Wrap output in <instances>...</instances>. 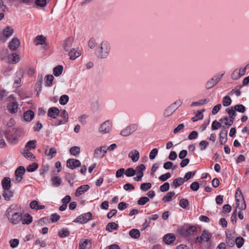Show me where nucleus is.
<instances>
[{
	"instance_id": "f257e3e1",
	"label": "nucleus",
	"mask_w": 249,
	"mask_h": 249,
	"mask_svg": "<svg viewBox=\"0 0 249 249\" xmlns=\"http://www.w3.org/2000/svg\"><path fill=\"white\" fill-rule=\"evenodd\" d=\"M18 206L11 205L6 210V216L11 223L17 224L22 220V214L19 213Z\"/></svg>"
},
{
	"instance_id": "f03ea898",
	"label": "nucleus",
	"mask_w": 249,
	"mask_h": 249,
	"mask_svg": "<svg viewBox=\"0 0 249 249\" xmlns=\"http://www.w3.org/2000/svg\"><path fill=\"white\" fill-rule=\"evenodd\" d=\"M110 47L107 42H102L100 47L96 50V53L98 58L103 59L107 58L110 51Z\"/></svg>"
},
{
	"instance_id": "7ed1b4c3",
	"label": "nucleus",
	"mask_w": 249,
	"mask_h": 249,
	"mask_svg": "<svg viewBox=\"0 0 249 249\" xmlns=\"http://www.w3.org/2000/svg\"><path fill=\"white\" fill-rule=\"evenodd\" d=\"M235 201L237 208L240 210H244L246 209V203L243 194L239 188H238L236 190Z\"/></svg>"
},
{
	"instance_id": "20e7f679",
	"label": "nucleus",
	"mask_w": 249,
	"mask_h": 249,
	"mask_svg": "<svg viewBox=\"0 0 249 249\" xmlns=\"http://www.w3.org/2000/svg\"><path fill=\"white\" fill-rule=\"evenodd\" d=\"M17 129L14 128H9L5 132V136L7 141L12 144L16 143L17 142Z\"/></svg>"
},
{
	"instance_id": "39448f33",
	"label": "nucleus",
	"mask_w": 249,
	"mask_h": 249,
	"mask_svg": "<svg viewBox=\"0 0 249 249\" xmlns=\"http://www.w3.org/2000/svg\"><path fill=\"white\" fill-rule=\"evenodd\" d=\"M180 234L184 237L194 235L197 231L195 226H189L187 228H181L178 230Z\"/></svg>"
},
{
	"instance_id": "423d86ee",
	"label": "nucleus",
	"mask_w": 249,
	"mask_h": 249,
	"mask_svg": "<svg viewBox=\"0 0 249 249\" xmlns=\"http://www.w3.org/2000/svg\"><path fill=\"white\" fill-rule=\"evenodd\" d=\"M137 125L135 124H131L123 129L120 134L124 137L128 136L137 130Z\"/></svg>"
},
{
	"instance_id": "0eeeda50",
	"label": "nucleus",
	"mask_w": 249,
	"mask_h": 249,
	"mask_svg": "<svg viewBox=\"0 0 249 249\" xmlns=\"http://www.w3.org/2000/svg\"><path fill=\"white\" fill-rule=\"evenodd\" d=\"M212 235L206 230H204L200 236H197L196 238V243H202V242H208L211 238Z\"/></svg>"
},
{
	"instance_id": "6e6552de",
	"label": "nucleus",
	"mask_w": 249,
	"mask_h": 249,
	"mask_svg": "<svg viewBox=\"0 0 249 249\" xmlns=\"http://www.w3.org/2000/svg\"><path fill=\"white\" fill-rule=\"evenodd\" d=\"M92 214L90 213H84L78 216L74 221V222L86 223L89 220L91 217Z\"/></svg>"
},
{
	"instance_id": "1a4fd4ad",
	"label": "nucleus",
	"mask_w": 249,
	"mask_h": 249,
	"mask_svg": "<svg viewBox=\"0 0 249 249\" xmlns=\"http://www.w3.org/2000/svg\"><path fill=\"white\" fill-rule=\"evenodd\" d=\"M67 166L73 170L81 166V162L77 159H70L67 161Z\"/></svg>"
},
{
	"instance_id": "9d476101",
	"label": "nucleus",
	"mask_w": 249,
	"mask_h": 249,
	"mask_svg": "<svg viewBox=\"0 0 249 249\" xmlns=\"http://www.w3.org/2000/svg\"><path fill=\"white\" fill-rule=\"evenodd\" d=\"M224 73L221 74L220 76H216L215 79L213 78L208 81L206 84V88L207 89H210L215 86L220 80L221 77L223 76Z\"/></svg>"
},
{
	"instance_id": "9b49d317",
	"label": "nucleus",
	"mask_w": 249,
	"mask_h": 249,
	"mask_svg": "<svg viewBox=\"0 0 249 249\" xmlns=\"http://www.w3.org/2000/svg\"><path fill=\"white\" fill-rule=\"evenodd\" d=\"M36 45H45L47 46L48 43L46 42V38L43 35H38L34 39Z\"/></svg>"
},
{
	"instance_id": "f8f14e48",
	"label": "nucleus",
	"mask_w": 249,
	"mask_h": 249,
	"mask_svg": "<svg viewBox=\"0 0 249 249\" xmlns=\"http://www.w3.org/2000/svg\"><path fill=\"white\" fill-rule=\"evenodd\" d=\"M91 247V243L88 239L81 240L80 241L79 249H90Z\"/></svg>"
},
{
	"instance_id": "ddd939ff",
	"label": "nucleus",
	"mask_w": 249,
	"mask_h": 249,
	"mask_svg": "<svg viewBox=\"0 0 249 249\" xmlns=\"http://www.w3.org/2000/svg\"><path fill=\"white\" fill-rule=\"evenodd\" d=\"M20 45L19 40L17 38H14L9 44V48L12 51L16 50Z\"/></svg>"
},
{
	"instance_id": "4468645a",
	"label": "nucleus",
	"mask_w": 249,
	"mask_h": 249,
	"mask_svg": "<svg viewBox=\"0 0 249 249\" xmlns=\"http://www.w3.org/2000/svg\"><path fill=\"white\" fill-rule=\"evenodd\" d=\"M89 188V185H83L80 186L77 189L75 193V196L77 197L79 196L80 195L87 191Z\"/></svg>"
},
{
	"instance_id": "2eb2a0df",
	"label": "nucleus",
	"mask_w": 249,
	"mask_h": 249,
	"mask_svg": "<svg viewBox=\"0 0 249 249\" xmlns=\"http://www.w3.org/2000/svg\"><path fill=\"white\" fill-rule=\"evenodd\" d=\"M14 33V30L11 27L7 26L3 30L2 34L5 38L2 39L3 42L5 41L8 37L12 36Z\"/></svg>"
},
{
	"instance_id": "dca6fc26",
	"label": "nucleus",
	"mask_w": 249,
	"mask_h": 249,
	"mask_svg": "<svg viewBox=\"0 0 249 249\" xmlns=\"http://www.w3.org/2000/svg\"><path fill=\"white\" fill-rule=\"evenodd\" d=\"M59 113L60 111L58 108L56 107H53L49 109L48 115L50 117L54 119L58 116Z\"/></svg>"
},
{
	"instance_id": "f3484780",
	"label": "nucleus",
	"mask_w": 249,
	"mask_h": 249,
	"mask_svg": "<svg viewBox=\"0 0 249 249\" xmlns=\"http://www.w3.org/2000/svg\"><path fill=\"white\" fill-rule=\"evenodd\" d=\"M128 157L131 159L133 162H135L138 160L140 158V153L138 150H133L129 153Z\"/></svg>"
},
{
	"instance_id": "a211bd4d",
	"label": "nucleus",
	"mask_w": 249,
	"mask_h": 249,
	"mask_svg": "<svg viewBox=\"0 0 249 249\" xmlns=\"http://www.w3.org/2000/svg\"><path fill=\"white\" fill-rule=\"evenodd\" d=\"M111 127V124L109 121H107L103 123L100 127V131L103 133L109 132Z\"/></svg>"
},
{
	"instance_id": "6ab92c4d",
	"label": "nucleus",
	"mask_w": 249,
	"mask_h": 249,
	"mask_svg": "<svg viewBox=\"0 0 249 249\" xmlns=\"http://www.w3.org/2000/svg\"><path fill=\"white\" fill-rule=\"evenodd\" d=\"M176 237L175 235L172 233H168L163 238V241L168 245L173 243Z\"/></svg>"
},
{
	"instance_id": "aec40b11",
	"label": "nucleus",
	"mask_w": 249,
	"mask_h": 249,
	"mask_svg": "<svg viewBox=\"0 0 249 249\" xmlns=\"http://www.w3.org/2000/svg\"><path fill=\"white\" fill-rule=\"evenodd\" d=\"M60 113V115L63 118V120L59 121L57 124L58 125L65 124L67 122L69 118L68 113L66 110H61Z\"/></svg>"
},
{
	"instance_id": "412c9836",
	"label": "nucleus",
	"mask_w": 249,
	"mask_h": 249,
	"mask_svg": "<svg viewBox=\"0 0 249 249\" xmlns=\"http://www.w3.org/2000/svg\"><path fill=\"white\" fill-rule=\"evenodd\" d=\"M1 185L3 190H8L11 187V179L9 177H5L1 181Z\"/></svg>"
},
{
	"instance_id": "4be33fe9",
	"label": "nucleus",
	"mask_w": 249,
	"mask_h": 249,
	"mask_svg": "<svg viewBox=\"0 0 249 249\" xmlns=\"http://www.w3.org/2000/svg\"><path fill=\"white\" fill-rule=\"evenodd\" d=\"M34 116V112L31 110H29L24 113L23 118L26 121L30 122L33 120Z\"/></svg>"
},
{
	"instance_id": "5701e85b",
	"label": "nucleus",
	"mask_w": 249,
	"mask_h": 249,
	"mask_svg": "<svg viewBox=\"0 0 249 249\" xmlns=\"http://www.w3.org/2000/svg\"><path fill=\"white\" fill-rule=\"evenodd\" d=\"M185 182V179H183L182 178H178L176 179H174L173 181V182L171 185L174 187L175 188H177L183 184Z\"/></svg>"
},
{
	"instance_id": "b1692460",
	"label": "nucleus",
	"mask_w": 249,
	"mask_h": 249,
	"mask_svg": "<svg viewBox=\"0 0 249 249\" xmlns=\"http://www.w3.org/2000/svg\"><path fill=\"white\" fill-rule=\"evenodd\" d=\"M72 39L71 38H67L63 43V48L65 51L67 52L72 46Z\"/></svg>"
},
{
	"instance_id": "393cba45",
	"label": "nucleus",
	"mask_w": 249,
	"mask_h": 249,
	"mask_svg": "<svg viewBox=\"0 0 249 249\" xmlns=\"http://www.w3.org/2000/svg\"><path fill=\"white\" fill-rule=\"evenodd\" d=\"M45 154L48 156L49 159H52L53 157H55L56 154V150L54 147H52L48 149H46L45 150Z\"/></svg>"
},
{
	"instance_id": "a878e982",
	"label": "nucleus",
	"mask_w": 249,
	"mask_h": 249,
	"mask_svg": "<svg viewBox=\"0 0 249 249\" xmlns=\"http://www.w3.org/2000/svg\"><path fill=\"white\" fill-rule=\"evenodd\" d=\"M4 199L9 201L13 196V192L10 190H4L2 194Z\"/></svg>"
},
{
	"instance_id": "bb28decb",
	"label": "nucleus",
	"mask_w": 249,
	"mask_h": 249,
	"mask_svg": "<svg viewBox=\"0 0 249 249\" xmlns=\"http://www.w3.org/2000/svg\"><path fill=\"white\" fill-rule=\"evenodd\" d=\"M68 54L71 60H75L80 55V52L74 49L71 50Z\"/></svg>"
},
{
	"instance_id": "cd10ccee",
	"label": "nucleus",
	"mask_w": 249,
	"mask_h": 249,
	"mask_svg": "<svg viewBox=\"0 0 249 249\" xmlns=\"http://www.w3.org/2000/svg\"><path fill=\"white\" fill-rule=\"evenodd\" d=\"M22 154L24 157L28 160H30L32 161H34L35 159V157L34 155L28 150V149H24L23 150Z\"/></svg>"
},
{
	"instance_id": "c85d7f7f",
	"label": "nucleus",
	"mask_w": 249,
	"mask_h": 249,
	"mask_svg": "<svg viewBox=\"0 0 249 249\" xmlns=\"http://www.w3.org/2000/svg\"><path fill=\"white\" fill-rule=\"evenodd\" d=\"M177 108L173 106V105H172L169 106L165 110L163 115L165 117H168L170 116L176 109Z\"/></svg>"
},
{
	"instance_id": "c756f323",
	"label": "nucleus",
	"mask_w": 249,
	"mask_h": 249,
	"mask_svg": "<svg viewBox=\"0 0 249 249\" xmlns=\"http://www.w3.org/2000/svg\"><path fill=\"white\" fill-rule=\"evenodd\" d=\"M52 181V185L55 187L60 186L62 183L61 178L58 176L53 177L51 178Z\"/></svg>"
},
{
	"instance_id": "7c9ffc66",
	"label": "nucleus",
	"mask_w": 249,
	"mask_h": 249,
	"mask_svg": "<svg viewBox=\"0 0 249 249\" xmlns=\"http://www.w3.org/2000/svg\"><path fill=\"white\" fill-rule=\"evenodd\" d=\"M63 71V67L61 65H58L55 67L53 69V74L55 76H59L60 75Z\"/></svg>"
},
{
	"instance_id": "2f4dec72",
	"label": "nucleus",
	"mask_w": 249,
	"mask_h": 249,
	"mask_svg": "<svg viewBox=\"0 0 249 249\" xmlns=\"http://www.w3.org/2000/svg\"><path fill=\"white\" fill-rule=\"evenodd\" d=\"M20 60V57L18 54H12L8 57V61L10 63L16 64Z\"/></svg>"
},
{
	"instance_id": "473e14b6",
	"label": "nucleus",
	"mask_w": 249,
	"mask_h": 249,
	"mask_svg": "<svg viewBox=\"0 0 249 249\" xmlns=\"http://www.w3.org/2000/svg\"><path fill=\"white\" fill-rule=\"evenodd\" d=\"M234 237L232 236L231 234H228L226 235V244L230 247H232L234 245Z\"/></svg>"
},
{
	"instance_id": "72a5a7b5",
	"label": "nucleus",
	"mask_w": 249,
	"mask_h": 249,
	"mask_svg": "<svg viewBox=\"0 0 249 249\" xmlns=\"http://www.w3.org/2000/svg\"><path fill=\"white\" fill-rule=\"evenodd\" d=\"M129 235L132 238L137 239L140 236V232L138 230L133 229L129 231Z\"/></svg>"
},
{
	"instance_id": "f704fd0d",
	"label": "nucleus",
	"mask_w": 249,
	"mask_h": 249,
	"mask_svg": "<svg viewBox=\"0 0 249 249\" xmlns=\"http://www.w3.org/2000/svg\"><path fill=\"white\" fill-rule=\"evenodd\" d=\"M70 152L71 155L77 157L80 152V148L78 146H73L71 147L70 149Z\"/></svg>"
},
{
	"instance_id": "c9c22d12",
	"label": "nucleus",
	"mask_w": 249,
	"mask_h": 249,
	"mask_svg": "<svg viewBox=\"0 0 249 249\" xmlns=\"http://www.w3.org/2000/svg\"><path fill=\"white\" fill-rule=\"evenodd\" d=\"M118 227V225L115 222H110L107 225L106 230L111 232L112 230H117Z\"/></svg>"
},
{
	"instance_id": "e433bc0d",
	"label": "nucleus",
	"mask_w": 249,
	"mask_h": 249,
	"mask_svg": "<svg viewBox=\"0 0 249 249\" xmlns=\"http://www.w3.org/2000/svg\"><path fill=\"white\" fill-rule=\"evenodd\" d=\"M227 131L222 130L219 134L220 142L221 145L223 144L227 141Z\"/></svg>"
},
{
	"instance_id": "4c0bfd02",
	"label": "nucleus",
	"mask_w": 249,
	"mask_h": 249,
	"mask_svg": "<svg viewBox=\"0 0 249 249\" xmlns=\"http://www.w3.org/2000/svg\"><path fill=\"white\" fill-rule=\"evenodd\" d=\"M93 156L94 158L99 159H102L104 157L102 149L100 147L95 149Z\"/></svg>"
},
{
	"instance_id": "58836bf2",
	"label": "nucleus",
	"mask_w": 249,
	"mask_h": 249,
	"mask_svg": "<svg viewBox=\"0 0 249 249\" xmlns=\"http://www.w3.org/2000/svg\"><path fill=\"white\" fill-rule=\"evenodd\" d=\"M33 220L32 217L28 214H25L23 218L22 217V223L23 224H29Z\"/></svg>"
},
{
	"instance_id": "ea45409f",
	"label": "nucleus",
	"mask_w": 249,
	"mask_h": 249,
	"mask_svg": "<svg viewBox=\"0 0 249 249\" xmlns=\"http://www.w3.org/2000/svg\"><path fill=\"white\" fill-rule=\"evenodd\" d=\"M36 140H32L29 141L27 143L25 147V149H28V150L35 149L36 147Z\"/></svg>"
},
{
	"instance_id": "a19ab883",
	"label": "nucleus",
	"mask_w": 249,
	"mask_h": 249,
	"mask_svg": "<svg viewBox=\"0 0 249 249\" xmlns=\"http://www.w3.org/2000/svg\"><path fill=\"white\" fill-rule=\"evenodd\" d=\"M54 77L52 75H47L45 77V85L47 87H50L52 85Z\"/></svg>"
},
{
	"instance_id": "79ce46f5",
	"label": "nucleus",
	"mask_w": 249,
	"mask_h": 249,
	"mask_svg": "<svg viewBox=\"0 0 249 249\" xmlns=\"http://www.w3.org/2000/svg\"><path fill=\"white\" fill-rule=\"evenodd\" d=\"M205 110L204 109L201 111H198L196 115V116L192 118L191 120L192 121L195 122L197 121L198 119H202L203 118V115L202 114V113Z\"/></svg>"
},
{
	"instance_id": "37998d69",
	"label": "nucleus",
	"mask_w": 249,
	"mask_h": 249,
	"mask_svg": "<svg viewBox=\"0 0 249 249\" xmlns=\"http://www.w3.org/2000/svg\"><path fill=\"white\" fill-rule=\"evenodd\" d=\"M226 111L229 114V117L231 119H234L236 116V113L233 107L231 108H227Z\"/></svg>"
},
{
	"instance_id": "c03bdc74",
	"label": "nucleus",
	"mask_w": 249,
	"mask_h": 249,
	"mask_svg": "<svg viewBox=\"0 0 249 249\" xmlns=\"http://www.w3.org/2000/svg\"><path fill=\"white\" fill-rule=\"evenodd\" d=\"M8 108L11 113H15L17 112L18 104L16 102H13L8 106Z\"/></svg>"
},
{
	"instance_id": "a18cd8bd",
	"label": "nucleus",
	"mask_w": 249,
	"mask_h": 249,
	"mask_svg": "<svg viewBox=\"0 0 249 249\" xmlns=\"http://www.w3.org/2000/svg\"><path fill=\"white\" fill-rule=\"evenodd\" d=\"M58 235L61 238L67 237L70 235V231L66 229H62L58 232Z\"/></svg>"
},
{
	"instance_id": "49530a36",
	"label": "nucleus",
	"mask_w": 249,
	"mask_h": 249,
	"mask_svg": "<svg viewBox=\"0 0 249 249\" xmlns=\"http://www.w3.org/2000/svg\"><path fill=\"white\" fill-rule=\"evenodd\" d=\"M234 242L238 248H241L244 243V239L242 237H237L235 238Z\"/></svg>"
},
{
	"instance_id": "de8ad7c7",
	"label": "nucleus",
	"mask_w": 249,
	"mask_h": 249,
	"mask_svg": "<svg viewBox=\"0 0 249 249\" xmlns=\"http://www.w3.org/2000/svg\"><path fill=\"white\" fill-rule=\"evenodd\" d=\"M25 172V169L23 166H19L15 171V176L22 177Z\"/></svg>"
},
{
	"instance_id": "09e8293b",
	"label": "nucleus",
	"mask_w": 249,
	"mask_h": 249,
	"mask_svg": "<svg viewBox=\"0 0 249 249\" xmlns=\"http://www.w3.org/2000/svg\"><path fill=\"white\" fill-rule=\"evenodd\" d=\"M175 195V193L174 192H168L166 194L165 196H164L162 200L164 202H169L171 200L172 197Z\"/></svg>"
},
{
	"instance_id": "8fccbe9b",
	"label": "nucleus",
	"mask_w": 249,
	"mask_h": 249,
	"mask_svg": "<svg viewBox=\"0 0 249 249\" xmlns=\"http://www.w3.org/2000/svg\"><path fill=\"white\" fill-rule=\"evenodd\" d=\"M38 164L34 162L27 167L26 170L28 172H32L36 170L38 168Z\"/></svg>"
},
{
	"instance_id": "3c124183",
	"label": "nucleus",
	"mask_w": 249,
	"mask_h": 249,
	"mask_svg": "<svg viewBox=\"0 0 249 249\" xmlns=\"http://www.w3.org/2000/svg\"><path fill=\"white\" fill-rule=\"evenodd\" d=\"M231 98L229 96H226L223 98L222 104L223 106L228 107L231 104Z\"/></svg>"
},
{
	"instance_id": "603ef678",
	"label": "nucleus",
	"mask_w": 249,
	"mask_h": 249,
	"mask_svg": "<svg viewBox=\"0 0 249 249\" xmlns=\"http://www.w3.org/2000/svg\"><path fill=\"white\" fill-rule=\"evenodd\" d=\"M233 108L235 111H237L240 113H244L246 110V108L245 106H244L242 104H238L235 105V106H234Z\"/></svg>"
},
{
	"instance_id": "864d4df0",
	"label": "nucleus",
	"mask_w": 249,
	"mask_h": 249,
	"mask_svg": "<svg viewBox=\"0 0 249 249\" xmlns=\"http://www.w3.org/2000/svg\"><path fill=\"white\" fill-rule=\"evenodd\" d=\"M69 97L67 95H63L60 97L59 103L62 105H66L69 101Z\"/></svg>"
},
{
	"instance_id": "5fc2aeb1",
	"label": "nucleus",
	"mask_w": 249,
	"mask_h": 249,
	"mask_svg": "<svg viewBox=\"0 0 249 249\" xmlns=\"http://www.w3.org/2000/svg\"><path fill=\"white\" fill-rule=\"evenodd\" d=\"M149 201V198L146 196H142L137 201V203L139 205H144Z\"/></svg>"
},
{
	"instance_id": "6e6d98bb",
	"label": "nucleus",
	"mask_w": 249,
	"mask_h": 249,
	"mask_svg": "<svg viewBox=\"0 0 249 249\" xmlns=\"http://www.w3.org/2000/svg\"><path fill=\"white\" fill-rule=\"evenodd\" d=\"M151 186L150 183H142L140 186V189L143 191H147L151 188Z\"/></svg>"
},
{
	"instance_id": "4d7b16f0",
	"label": "nucleus",
	"mask_w": 249,
	"mask_h": 249,
	"mask_svg": "<svg viewBox=\"0 0 249 249\" xmlns=\"http://www.w3.org/2000/svg\"><path fill=\"white\" fill-rule=\"evenodd\" d=\"M209 101L207 99H201L197 102H194L191 105V106H201L206 103H207Z\"/></svg>"
},
{
	"instance_id": "13d9d810",
	"label": "nucleus",
	"mask_w": 249,
	"mask_h": 249,
	"mask_svg": "<svg viewBox=\"0 0 249 249\" xmlns=\"http://www.w3.org/2000/svg\"><path fill=\"white\" fill-rule=\"evenodd\" d=\"M125 174L127 177H133L136 174V170L132 168H129L125 171Z\"/></svg>"
},
{
	"instance_id": "bf43d9fd",
	"label": "nucleus",
	"mask_w": 249,
	"mask_h": 249,
	"mask_svg": "<svg viewBox=\"0 0 249 249\" xmlns=\"http://www.w3.org/2000/svg\"><path fill=\"white\" fill-rule=\"evenodd\" d=\"M188 205L189 201L187 199L182 198L179 201V206L182 208H186Z\"/></svg>"
},
{
	"instance_id": "052dcab7",
	"label": "nucleus",
	"mask_w": 249,
	"mask_h": 249,
	"mask_svg": "<svg viewBox=\"0 0 249 249\" xmlns=\"http://www.w3.org/2000/svg\"><path fill=\"white\" fill-rule=\"evenodd\" d=\"M199 184L197 181L193 182L191 185H190V189L194 191H197L199 188Z\"/></svg>"
},
{
	"instance_id": "680f3d73",
	"label": "nucleus",
	"mask_w": 249,
	"mask_h": 249,
	"mask_svg": "<svg viewBox=\"0 0 249 249\" xmlns=\"http://www.w3.org/2000/svg\"><path fill=\"white\" fill-rule=\"evenodd\" d=\"M34 2L38 6L43 7L46 5V0H35Z\"/></svg>"
},
{
	"instance_id": "e2e57ef3",
	"label": "nucleus",
	"mask_w": 249,
	"mask_h": 249,
	"mask_svg": "<svg viewBox=\"0 0 249 249\" xmlns=\"http://www.w3.org/2000/svg\"><path fill=\"white\" fill-rule=\"evenodd\" d=\"M200 149L201 151L204 150L209 145V142L206 141H202L199 142Z\"/></svg>"
},
{
	"instance_id": "0e129e2a",
	"label": "nucleus",
	"mask_w": 249,
	"mask_h": 249,
	"mask_svg": "<svg viewBox=\"0 0 249 249\" xmlns=\"http://www.w3.org/2000/svg\"><path fill=\"white\" fill-rule=\"evenodd\" d=\"M222 126V124L221 123L217 121L216 120L214 121L213 122L212 125V130H216L218 128Z\"/></svg>"
},
{
	"instance_id": "69168bd1",
	"label": "nucleus",
	"mask_w": 249,
	"mask_h": 249,
	"mask_svg": "<svg viewBox=\"0 0 249 249\" xmlns=\"http://www.w3.org/2000/svg\"><path fill=\"white\" fill-rule=\"evenodd\" d=\"M158 150L157 148L153 149L149 154V158L151 160H153L155 158L156 156L158 154Z\"/></svg>"
},
{
	"instance_id": "338daca9",
	"label": "nucleus",
	"mask_w": 249,
	"mask_h": 249,
	"mask_svg": "<svg viewBox=\"0 0 249 249\" xmlns=\"http://www.w3.org/2000/svg\"><path fill=\"white\" fill-rule=\"evenodd\" d=\"M171 177L170 173H167L165 174L161 175L159 177V179L161 181H165Z\"/></svg>"
},
{
	"instance_id": "774afa93",
	"label": "nucleus",
	"mask_w": 249,
	"mask_h": 249,
	"mask_svg": "<svg viewBox=\"0 0 249 249\" xmlns=\"http://www.w3.org/2000/svg\"><path fill=\"white\" fill-rule=\"evenodd\" d=\"M97 45V43L96 42V40L93 38H91L88 42V46L91 49H93L96 45Z\"/></svg>"
}]
</instances>
